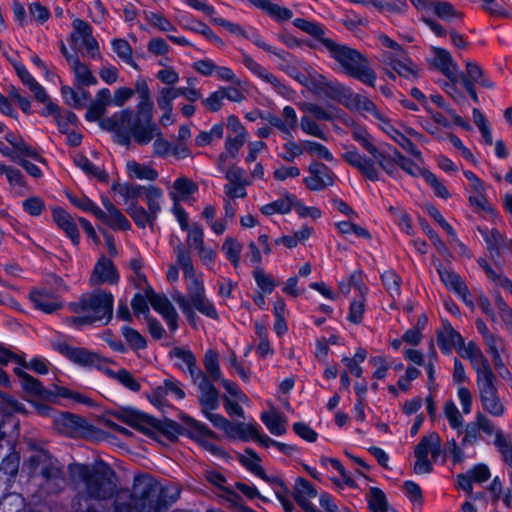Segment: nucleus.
<instances>
[{"mask_svg":"<svg viewBox=\"0 0 512 512\" xmlns=\"http://www.w3.org/2000/svg\"><path fill=\"white\" fill-rule=\"evenodd\" d=\"M118 279L119 276L112 261L103 256L98 260L93 269L90 276V283L92 285H99L102 283L115 284Z\"/></svg>","mask_w":512,"mask_h":512,"instance_id":"cd10ccee","label":"nucleus"},{"mask_svg":"<svg viewBox=\"0 0 512 512\" xmlns=\"http://www.w3.org/2000/svg\"><path fill=\"white\" fill-rule=\"evenodd\" d=\"M437 272L443 284L451 291L456 293L465 302H468L469 291L461 277L454 271L445 268L443 265L437 266Z\"/></svg>","mask_w":512,"mask_h":512,"instance_id":"c756f323","label":"nucleus"},{"mask_svg":"<svg viewBox=\"0 0 512 512\" xmlns=\"http://www.w3.org/2000/svg\"><path fill=\"white\" fill-rule=\"evenodd\" d=\"M165 490L150 475L135 477L130 503L117 502L115 512H166Z\"/></svg>","mask_w":512,"mask_h":512,"instance_id":"7ed1b4c3","label":"nucleus"},{"mask_svg":"<svg viewBox=\"0 0 512 512\" xmlns=\"http://www.w3.org/2000/svg\"><path fill=\"white\" fill-rule=\"evenodd\" d=\"M243 65L256 77L262 81L271 85L273 90L285 99H291L294 91L282 82L278 77L265 69L257 61H255L250 55L243 53L242 55Z\"/></svg>","mask_w":512,"mask_h":512,"instance_id":"f3484780","label":"nucleus"},{"mask_svg":"<svg viewBox=\"0 0 512 512\" xmlns=\"http://www.w3.org/2000/svg\"><path fill=\"white\" fill-rule=\"evenodd\" d=\"M273 55L277 58V67L287 75L290 76L298 69L294 57L289 52L276 49Z\"/></svg>","mask_w":512,"mask_h":512,"instance_id":"338daca9","label":"nucleus"},{"mask_svg":"<svg viewBox=\"0 0 512 512\" xmlns=\"http://www.w3.org/2000/svg\"><path fill=\"white\" fill-rule=\"evenodd\" d=\"M53 427L62 434L69 437H79L88 430L87 422L76 415L70 413L53 414Z\"/></svg>","mask_w":512,"mask_h":512,"instance_id":"aec40b11","label":"nucleus"},{"mask_svg":"<svg viewBox=\"0 0 512 512\" xmlns=\"http://www.w3.org/2000/svg\"><path fill=\"white\" fill-rule=\"evenodd\" d=\"M144 186L142 185H128L122 184L115 188L117 194L122 198L125 204L137 203V199L142 195Z\"/></svg>","mask_w":512,"mask_h":512,"instance_id":"052dcab7","label":"nucleus"},{"mask_svg":"<svg viewBox=\"0 0 512 512\" xmlns=\"http://www.w3.org/2000/svg\"><path fill=\"white\" fill-rule=\"evenodd\" d=\"M203 364L207 372L206 375L210 380L220 381L223 378V374L219 366V356L215 350L209 349L205 352Z\"/></svg>","mask_w":512,"mask_h":512,"instance_id":"c03bdc74","label":"nucleus"},{"mask_svg":"<svg viewBox=\"0 0 512 512\" xmlns=\"http://www.w3.org/2000/svg\"><path fill=\"white\" fill-rule=\"evenodd\" d=\"M226 437L233 440H254L260 446L268 448L274 446L276 440L261 432L260 426L255 421L234 422L231 429L225 434Z\"/></svg>","mask_w":512,"mask_h":512,"instance_id":"2eb2a0df","label":"nucleus"},{"mask_svg":"<svg viewBox=\"0 0 512 512\" xmlns=\"http://www.w3.org/2000/svg\"><path fill=\"white\" fill-rule=\"evenodd\" d=\"M146 295L153 309L163 317L170 332L174 333L178 329V314L171 302L166 296L155 293L151 288L146 289Z\"/></svg>","mask_w":512,"mask_h":512,"instance_id":"412c9836","label":"nucleus"},{"mask_svg":"<svg viewBox=\"0 0 512 512\" xmlns=\"http://www.w3.org/2000/svg\"><path fill=\"white\" fill-rule=\"evenodd\" d=\"M482 237L484 238L487 249L492 257L499 255L500 248L504 245V238L501 233L496 229H478Z\"/></svg>","mask_w":512,"mask_h":512,"instance_id":"49530a36","label":"nucleus"},{"mask_svg":"<svg viewBox=\"0 0 512 512\" xmlns=\"http://www.w3.org/2000/svg\"><path fill=\"white\" fill-rule=\"evenodd\" d=\"M414 454L416 458L414 464L415 473H430L433 469V466L431 460L428 458V455H431L433 461H437L440 457L443 456L440 436L433 432L425 437H422L420 442L415 447Z\"/></svg>","mask_w":512,"mask_h":512,"instance_id":"1a4fd4ad","label":"nucleus"},{"mask_svg":"<svg viewBox=\"0 0 512 512\" xmlns=\"http://www.w3.org/2000/svg\"><path fill=\"white\" fill-rule=\"evenodd\" d=\"M52 347L73 363L84 367L95 366L99 362V357L96 353L85 348L73 347L64 340L59 339L52 342Z\"/></svg>","mask_w":512,"mask_h":512,"instance_id":"6ab92c4d","label":"nucleus"},{"mask_svg":"<svg viewBox=\"0 0 512 512\" xmlns=\"http://www.w3.org/2000/svg\"><path fill=\"white\" fill-rule=\"evenodd\" d=\"M141 198L146 203L147 210L151 212L152 216L158 218L164 201L163 190L153 185L144 186Z\"/></svg>","mask_w":512,"mask_h":512,"instance_id":"e433bc0d","label":"nucleus"},{"mask_svg":"<svg viewBox=\"0 0 512 512\" xmlns=\"http://www.w3.org/2000/svg\"><path fill=\"white\" fill-rule=\"evenodd\" d=\"M495 383L494 373L476 378L477 391L483 410L493 417H501L505 413V406L498 396Z\"/></svg>","mask_w":512,"mask_h":512,"instance_id":"9d476101","label":"nucleus"},{"mask_svg":"<svg viewBox=\"0 0 512 512\" xmlns=\"http://www.w3.org/2000/svg\"><path fill=\"white\" fill-rule=\"evenodd\" d=\"M392 140L399 144L406 152L411 154L414 158L422 161L421 151L414 145V143L398 131L391 123L384 131Z\"/></svg>","mask_w":512,"mask_h":512,"instance_id":"ea45409f","label":"nucleus"},{"mask_svg":"<svg viewBox=\"0 0 512 512\" xmlns=\"http://www.w3.org/2000/svg\"><path fill=\"white\" fill-rule=\"evenodd\" d=\"M29 299L33 306L44 313H53L62 307L60 298L47 289L32 290Z\"/></svg>","mask_w":512,"mask_h":512,"instance_id":"a878e982","label":"nucleus"},{"mask_svg":"<svg viewBox=\"0 0 512 512\" xmlns=\"http://www.w3.org/2000/svg\"><path fill=\"white\" fill-rule=\"evenodd\" d=\"M317 496L316 488L305 478L295 479L293 486V497L298 505L306 512H321L311 502Z\"/></svg>","mask_w":512,"mask_h":512,"instance_id":"b1692460","label":"nucleus"},{"mask_svg":"<svg viewBox=\"0 0 512 512\" xmlns=\"http://www.w3.org/2000/svg\"><path fill=\"white\" fill-rule=\"evenodd\" d=\"M197 190V186L187 178H178L173 183V191L169 193V196L174 203L186 200Z\"/></svg>","mask_w":512,"mask_h":512,"instance_id":"a19ab883","label":"nucleus"},{"mask_svg":"<svg viewBox=\"0 0 512 512\" xmlns=\"http://www.w3.org/2000/svg\"><path fill=\"white\" fill-rule=\"evenodd\" d=\"M171 355L176 360V365L189 373L192 381L204 373L197 367L195 356L190 350L174 348Z\"/></svg>","mask_w":512,"mask_h":512,"instance_id":"72a5a7b5","label":"nucleus"},{"mask_svg":"<svg viewBox=\"0 0 512 512\" xmlns=\"http://www.w3.org/2000/svg\"><path fill=\"white\" fill-rule=\"evenodd\" d=\"M296 203L297 198L290 193H286L283 197L261 206L260 211L265 216L287 214L293 209V206Z\"/></svg>","mask_w":512,"mask_h":512,"instance_id":"4c0bfd02","label":"nucleus"},{"mask_svg":"<svg viewBox=\"0 0 512 512\" xmlns=\"http://www.w3.org/2000/svg\"><path fill=\"white\" fill-rule=\"evenodd\" d=\"M224 134V124L217 123L211 127L209 131L200 132L195 138V142L198 146H206L211 144L215 140H219Z\"/></svg>","mask_w":512,"mask_h":512,"instance_id":"680f3d73","label":"nucleus"},{"mask_svg":"<svg viewBox=\"0 0 512 512\" xmlns=\"http://www.w3.org/2000/svg\"><path fill=\"white\" fill-rule=\"evenodd\" d=\"M114 297L105 290H95L69 304L71 312L78 314L67 319L68 325L79 328L95 321L109 322L113 315Z\"/></svg>","mask_w":512,"mask_h":512,"instance_id":"20e7f679","label":"nucleus"},{"mask_svg":"<svg viewBox=\"0 0 512 512\" xmlns=\"http://www.w3.org/2000/svg\"><path fill=\"white\" fill-rule=\"evenodd\" d=\"M383 63L399 76L413 80L418 76V68L406 51L397 54H384Z\"/></svg>","mask_w":512,"mask_h":512,"instance_id":"5701e85b","label":"nucleus"},{"mask_svg":"<svg viewBox=\"0 0 512 512\" xmlns=\"http://www.w3.org/2000/svg\"><path fill=\"white\" fill-rule=\"evenodd\" d=\"M97 218L114 230H129L131 228L129 220L119 209H116L109 214L104 212V217Z\"/></svg>","mask_w":512,"mask_h":512,"instance_id":"4d7b16f0","label":"nucleus"},{"mask_svg":"<svg viewBox=\"0 0 512 512\" xmlns=\"http://www.w3.org/2000/svg\"><path fill=\"white\" fill-rule=\"evenodd\" d=\"M286 142L282 145V150L278 154L281 159L286 162H293L297 157L303 155L305 147L303 141L298 143L294 140L293 135L291 138H284Z\"/></svg>","mask_w":512,"mask_h":512,"instance_id":"8fccbe9b","label":"nucleus"},{"mask_svg":"<svg viewBox=\"0 0 512 512\" xmlns=\"http://www.w3.org/2000/svg\"><path fill=\"white\" fill-rule=\"evenodd\" d=\"M61 94L65 103L74 108H82L88 99V93L85 90L75 91L69 86H62Z\"/></svg>","mask_w":512,"mask_h":512,"instance_id":"6e6d98bb","label":"nucleus"},{"mask_svg":"<svg viewBox=\"0 0 512 512\" xmlns=\"http://www.w3.org/2000/svg\"><path fill=\"white\" fill-rule=\"evenodd\" d=\"M42 475L47 479V481L53 483V487L50 488L52 491H56L64 485L65 480L63 472L54 463H50L49 465L43 467Z\"/></svg>","mask_w":512,"mask_h":512,"instance_id":"0e129e2a","label":"nucleus"},{"mask_svg":"<svg viewBox=\"0 0 512 512\" xmlns=\"http://www.w3.org/2000/svg\"><path fill=\"white\" fill-rule=\"evenodd\" d=\"M493 443L502 460L512 468V435L498 432L497 438L494 439Z\"/></svg>","mask_w":512,"mask_h":512,"instance_id":"a18cd8bd","label":"nucleus"},{"mask_svg":"<svg viewBox=\"0 0 512 512\" xmlns=\"http://www.w3.org/2000/svg\"><path fill=\"white\" fill-rule=\"evenodd\" d=\"M184 28L203 35L206 39L215 44L223 45V41L213 32V30L201 21L192 19L189 23L184 25Z\"/></svg>","mask_w":512,"mask_h":512,"instance_id":"bf43d9fd","label":"nucleus"},{"mask_svg":"<svg viewBox=\"0 0 512 512\" xmlns=\"http://www.w3.org/2000/svg\"><path fill=\"white\" fill-rule=\"evenodd\" d=\"M432 64L434 67L439 69L448 79H458V65L446 49L432 48Z\"/></svg>","mask_w":512,"mask_h":512,"instance_id":"c85d7f7f","label":"nucleus"},{"mask_svg":"<svg viewBox=\"0 0 512 512\" xmlns=\"http://www.w3.org/2000/svg\"><path fill=\"white\" fill-rule=\"evenodd\" d=\"M75 165L81 169L89 177L96 178L101 181L107 179V174L98 166L94 165L86 156L77 155L74 158Z\"/></svg>","mask_w":512,"mask_h":512,"instance_id":"603ef678","label":"nucleus"},{"mask_svg":"<svg viewBox=\"0 0 512 512\" xmlns=\"http://www.w3.org/2000/svg\"><path fill=\"white\" fill-rule=\"evenodd\" d=\"M126 169L131 178L154 181L158 177V173L153 168L133 160L126 163Z\"/></svg>","mask_w":512,"mask_h":512,"instance_id":"09e8293b","label":"nucleus"},{"mask_svg":"<svg viewBox=\"0 0 512 512\" xmlns=\"http://www.w3.org/2000/svg\"><path fill=\"white\" fill-rule=\"evenodd\" d=\"M457 352L462 358L470 361L471 366L476 373V378H481L494 373L489 361L475 342L470 341L465 344L464 340H462V344L459 345Z\"/></svg>","mask_w":512,"mask_h":512,"instance_id":"a211bd4d","label":"nucleus"},{"mask_svg":"<svg viewBox=\"0 0 512 512\" xmlns=\"http://www.w3.org/2000/svg\"><path fill=\"white\" fill-rule=\"evenodd\" d=\"M368 504L372 512H388L389 510H395L388 505L386 496L383 491L376 487H372L369 490Z\"/></svg>","mask_w":512,"mask_h":512,"instance_id":"864d4df0","label":"nucleus"},{"mask_svg":"<svg viewBox=\"0 0 512 512\" xmlns=\"http://www.w3.org/2000/svg\"><path fill=\"white\" fill-rule=\"evenodd\" d=\"M178 98L175 87H163L157 96V105L162 112L173 111V101Z\"/></svg>","mask_w":512,"mask_h":512,"instance_id":"774afa93","label":"nucleus"},{"mask_svg":"<svg viewBox=\"0 0 512 512\" xmlns=\"http://www.w3.org/2000/svg\"><path fill=\"white\" fill-rule=\"evenodd\" d=\"M115 416L127 425L143 432H148V424H153L152 418H149L147 415L130 408L119 410Z\"/></svg>","mask_w":512,"mask_h":512,"instance_id":"c9c22d12","label":"nucleus"},{"mask_svg":"<svg viewBox=\"0 0 512 512\" xmlns=\"http://www.w3.org/2000/svg\"><path fill=\"white\" fill-rule=\"evenodd\" d=\"M315 118L310 115L304 113L301 116L299 125L303 133L306 135L319 138L321 140H327V134L324 130V127L320 125Z\"/></svg>","mask_w":512,"mask_h":512,"instance_id":"37998d69","label":"nucleus"},{"mask_svg":"<svg viewBox=\"0 0 512 512\" xmlns=\"http://www.w3.org/2000/svg\"><path fill=\"white\" fill-rule=\"evenodd\" d=\"M7 178L8 183L18 196H22L26 193V183L23 174L19 169L11 166L6 167L4 174Z\"/></svg>","mask_w":512,"mask_h":512,"instance_id":"5fc2aeb1","label":"nucleus"},{"mask_svg":"<svg viewBox=\"0 0 512 512\" xmlns=\"http://www.w3.org/2000/svg\"><path fill=\"white\" fill-rule=\"evenodd\" d=\"M222 251L232 265L237 268L240 264L242 245L233 238H226L222 245Z\"/></svg>","mask_w":512,"mask_h":512,"instance_id":"e2e57ef3","label":"nucleus"},{"mask_svg":"<svg viewBox=\"0 0 512 512\" xmlns=\"http://www.w3.org/2000/svg\"><path fill=\"white\" fill-rule=\"evenodd\" d=\"M257 9L265 12L269 17L277 22H285L293 17V12L287 8L273 3L271 0H247Z\"/></svg>","mask_w":512,"mask_h":512,"instance_id":"7c9ffc66","label":"nucleus"},{"mask_svg":"<svg viewBox=\"0 0 512 512\" xmlns=\"http://www.w3.org/2000/svg\"><path fill=\"white\" fill-rule=\"evenodd\" d=\"M357 143L371 155L368 157L352 146L343 154L342 158L353 168L357 169L366 179L376 182L381 179V170L388 175L396 174V165L406 173L424 178V173L429 171L421 168L417 163L402 155L390 145L379 144L369 132H363L356 136Z\"/></svg>","mask_w":512,"mask_h":512,"instance_id":"f257e3e1","label":"nucleus"},{"mask_svg":"<svg viewBox=\"0 0 512 512\" xmlns=\"http://www.w3.org/2000/svg\"><path fill=\"white\" fill-rule=\"evenodd\" d=\"M346 108L371 121L382 132L391 124L386 113L365 95L354 92L350 101L346 103Z\"/></svg>","mask_w":512,"mask_h":512,"instance_id":"f8f14e48","label":"nucleus"},{"mask_svg":"<svg viewBox=\"0 0 512 512\" xmlns=\"http://www.w3.org/2000/svg\"><path fill=\"white\" fill-rule=\"evenodd\" d=\"M308 171L310 175L303 182L312 191H320L334 184V173L322 163H311Z\"/></svg>","mask_w":512,"mask_h":512,"instance_id":"4be33fe9","label":"nucleus"},{"mask_svg":"<svg viewBox=\"0 0 512 512\" xmlns=\"http://www.w3.org/2000/svg\"><path fill=\"white\" fill-rule=\"evenodd\" d=\"M70 202L79 209L90 212L96 217H104V211L86 196H68Z\"/></svg>","mask_w":512,"mask_h":512,"instance_id":"69168bd1","label":"nucleus"},{"mask_svg":"<svg viewBox=\"0 0 512 512\" xmlns=\"http://www.w3.org/2000/svg\"><path fill=\"white\" fill-rule=\"evenodd\" d=\"M139 99L136 114L131 109H123L101 121L102 128L116 133L123 145L129 144L131 139L147 145L158 133V126L152 121L153 101L150 97Z\"/></svg>","mask_w":512,"mask_h":512,"instance_id":"f03ea898","label":"nucleus"},{"mask_svg":"<svg viewBox=\"0 0 512 512\" xmlns=\"http://www.w3.org/2000/svg\"><path fill=\"white\" fill-rule=\"evenodd\" d=\"M172 298L188 319L194 317L193 308L212 319L218 316L214 304L206 297L205 292L194 295L192 298H186L182 293L176 292L172 295Z\"/></svg>","mask_w":512,"mask_h":512,"instance_id":"4468645a","label":"nucleus"},{"mask_svg":"<svg viewBox=\"0 0 512 512\" xmlns=\"http://www.w3.org/2000/svg\"><path fill=\"white\" fill-rule=\"evenodd\" d=\"M462 340V336L448 322L437 333V343L444 354H450L454 348L457 350Z\"/></svg>","mask_w":512,"mask_h":512,"instance_id":"2f4dec72","label":"nucleus"},{"mask_svg":"<svg viewBox=\"0 0 512 512\" xmlns=\"http://www.w3.org/2000/svg\"><path fill=\"white\" fill-rule=\"evenodd\" d=\"M298 108L311 117L315 118L319 121H327L334 122L336 120L340 121L345 126L351 128V135L355 142H357L356 136L363 132H368V130L359 125L351 116H349L342 109L330 105L328 107H323L319 104L312 102H300L298 103Z\"/></svg>","mask_w":512,"mask_h":512,"instance_id":"6e6552de","label":"nucleus"},{"mask_svg":"<svg viewBox=\"0 0 512 512\" xmlns=\"http://www.w3.org/2000/svg\"><path fill=\"white\" fill-rule=\"evenodd\" d=\"M186 426L187 434L195 442H197L204 450L209 452L211 455L222 458L225 456V451L217 445L214 440L217 439V435L204 423L193 419L189 416L183 418Z\"/></svg>","mask_w":512,"mask_h":512,"instance_id":"ddd939ff","label":"nucleus"},{"mask_svg":"<svg viewBox=\"0 0 512 512\" xmlns=\"http://www.w3.org/2000/svg\"><path fill=\"white\" fill-rule=\"evenodd\" d=\"M67 61L74 71L76 80L82 85H94L97 83L96 78L92 75L89 68L81 63L77 57H67Z\"/></svg>","mask_w":512,"mask_h":512,"instance_id":"79ce46f5","label":"nucleus"},{"mask_svg":"<svg viewBox=\"0 0 512 512\" xmlns=\"http://www.w3.org/2000/svg\"><path fill=\"white\" fill-rule=\"evenodd\" d=\"M321 50L326 51L347 75L365 85L374 87L377 75L367 58L359 51L345 44L338 43L331 38L324 40V47Z\"/></svg>","mask_w":512,"mask_h":512,"instance_id":"39448f33","label":"nucleus"},{"mask_svg":"<svg viewBox=\"0 0 512 512\" xmlns=\"http://www.w3.org/2000/svg\"><path fill=\"white\" fill-rule=\"evenodd\" d=\"M307 72L318 94L337 101L346 107V103L350 101L354 93L351 88L317 73L311 67L307 69Z\"/></svg>","mask_w":512,"mask_h":512,"instance_id":"9b49d317","label":"nucleus"},{"mask_svg":"<svg viewBox=\"0 0 512 512\" xmlns=\"http://www.w3.org/2000/svg\"><path fill=\"white\" fill-rule=\"evenodd\" d=\"M72 26V40L75 42H81L91 57H96L98 55L99 47L97 41L92 35L91 26L81 19H75Z\"/></svg>","mask_w":512,"mask_h":512,"instance_id":"393cba45","label":"nucleus"},{"mask_svg":"<svg viewBox=\"0 0 512 512\" xmlns=\"http://www.w3.org/2000/svg\"><path fill=\"white\" fill-rule=\"evenodd\" d=\"M69 471L75 483H83L87 498L102 500L113 496L116 485L110 469H92L86 465L72 464Z\"/></svg>","mask_w":512,"mask_h":512,"instance_id":"423d86ee","label":"nucleus"},{"mask_svg":"<svg viewBox=\"0 0 512 512\" xmlns=\"http://www.w3.org/2000/svg\"><path fill=\"white\" fill-rule=\"evenodd\" d=\"M443 413L452 429L457 431L462 429L464 419L456 404L452 400H449L444 404Z\"/></svg>","mask_w":512,"mask_h":512,"instance_id":"13d9d810","label":"nucleus"},{"mask_svg":"<svg viewBox=\"0 0 512 512\" xmlns=\"http://www.w3.org/2000/svg\"><path fill=\"white\" fill-rule=\"evenodd\" d=\"M479 266L485 271L486 275L498 286L507 290L512 295V281L500 270H494L486 260L480 259Z\"/></svg>","mask_w":512,"mask_h":512,"instance_id":"3c124183","label":"nucleus"},{"mask_svg":"<svg viewBox=\"0 0 512 512\" xmlns=\"http://www.w3.org/2000/svg\"><path fill=\"white\" fill-rule=\"evenodd\" d=\"M293 25L313 37L318 42L320 46L315 45V48L322 49L324 47V40L330 39L325 36V26L316 21H310L305 18H296L293 20Z\"/></svg>","mask_w":512,"mask_h":512,"instance_id":"f704fd0d","label":"nucleus"},{"mask_svg":"<svg viewBox=\"0 0 512 512\" xmlns=\"http://www.w3.org/2000/svg\"><path fill=\"white\" fill-rule=\"evenodd\" d=\"M127 213L133 219L135 224L142 229L146 227L153 229L155 222L158 219L156 216H152L149 210L138 205L137 203L129 205L127 208Z\"/></svg>","mask_w":512,"mask_h":512,"instance_id":"58836bf2","label":"nucleus"},{"mask_svg":"<svg viewBox=\"0 0 512 512\" xmlns=\"http://www.w3.org/2000/svg\"><path fill=\"white\" fill-rule=\"evenodd\" d=\"M174 251L176 254L177 265L182 269L183 277L186 281V288L188 291V296L186 298H192L194 295L204 293L205 288L203 282L197 277L190 254L182 245H177L174 248Z\"/></svg>","mask_w":512,"mask_h":512,"instance_id":"dca6fc26","label":"nucleus"},{"mask_svg":"<svg viewBox=\"0 0 512 512\" xmlns=\"http://www.w3.org/2000/svg\"><path fill=\"white\" fill-rule=\"evenodd\" d=\"M261 421L272 435L281 436L286 433V428L280 414L274 410L263 412Z\"/></svg>","mask_w":512,"mask_h":512,"instance_id":"de8ad7c7","label":"nucleus"},{"mask_svg":"<svg viewBox=\"0 0 512 512\" xmlns=\"http://www.w3.org/2000/svg\"><path fill=\"white\" fill-rule=\"evenodd\" d=\"M52 217L57 227L66 234L73 245H79L80 233L77 223L72 215L60 207H55L52 210Z\"/></svg>","mask_w":512,"mask_h":512,"instance_id":"bb28decb","label":"nucleus"},{"mask_svg":"<svg viewBox=\"0 0 512 512\" xmlns=\"http://www.w3.org/2000/svg\"><path fill=\"white\" fill-rule=\"evenodd\" d=\"M193 383L197 385L199 390L198 400L201 405L203 415L215 428L226 434L227 431L231 429L234 422H231L223 415L214 412L220 405L218 390L205 373L194 379Z\"/></svg>","mask_w":512,"mask_h":512,"instance_id":"0eeeda50","label":"nucleus"},{"mask_svg":"<svg viewBox=\"0 0 512 512\" xmlns=\"http://www.w3.org/2000/svg\"><path fill=\"white\" fill-rule=\"evenodd\" d=\"M205 478L209 483L221 490L220 496L223 499L230 502L232 505H238L240 496L227 486V479L221 472L217 470H207L205 472Z\"/></svg>","mask_w":512,"mask_h":512,"instance_id":"473e14b6","label":"nucleus"}]
</instances>
